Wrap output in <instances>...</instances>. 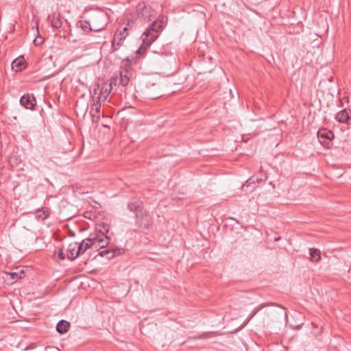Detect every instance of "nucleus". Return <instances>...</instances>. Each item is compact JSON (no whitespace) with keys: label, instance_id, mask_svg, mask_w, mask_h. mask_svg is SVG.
<instances>
[{"label":"nucleus","instance_id":"nucleus-1","mask_svg":"<svg viewBox=\"0 0 351 351\" xmlns=\"http://www.w3.org/2000/svg\"><path fill=\"white\" fill-rule=\"evenodd\" d=\"M163 29L162 21H154L149 28L147 29L142 36V44L138 49L137 53H142L143 50L149 47L158 37L159 32Z\"/></svg>","mask_w":351,"mask_h":351},{"label":"nucleus","instance_id":"nucleus-2","mask_svg":"<svg viewBox=\"0 0 351 351\" xmlns=\"http://www.w3.org/2000/svg\"><path fill=\"white\" fill-rule=\"evenodd\" d=\"M135 231L147 232L153 226L154 219L147 211L136 213Z\"/></svg>","mask_w":351,"mask_h":351},{"label":"nucleus","instance_id":"nucleus-3","mask_svg":"<svg viewBox=\"0 0 351 351\" xmlns=\"http://www.w3.org/2000/svg\"><path fill=\"white\" fill-rule=\"evenodd\" d=\"M128 35V27H123L122 30L115 34L112 43V48L113 51H117L123 45L125 39Z\"/></svg>","mask_w":351,"mask_h":351},{"label":"nucleus","instance_id":"nucleus-4","mask_svg":"<svg viewBox=\"0 0 351 351\" xmlns=\"http://www.w3.org/2000/svg\"><path fill=\"white\" fill-rule=\"evenodd\" d=\"M317 137L320 143L325 147L330 148L332 145V138L334 137V134L331 131L326 129L319 130L317 132Z\"/></svg>","mask_w":351,"mask_h":351},{"label":"nucleus","instance_id":"nucleus-5","mask_svg":"<svg viewBox=\"0 0 351 351\" xmlns=\"http://www.w3.org/2000/svg\"><path fill=\"white\" fill-rule=\"evenodd\" d=\"M136 12L139 18L143 19L145 21L151 20L152 16V10L151 7L145 5L144 2L139 3L136 8Z\"/></svg>","mask_w":351,"mask_h":351},{"label":"nucleus","instance_id":"nucleus-6","mask_svg":"<svg viewBox=\"0 0 351 351\" xmlns=\"http://www.w3.org/2000/svg\"><path fill=\"white\" fill-rule=\"evenodd\" d=\"M267 178V173L264 172L261 167L258 173L251 176L247 180L245 181V182L243 184L242 188L245 189L250 186L252 184L260 183L266 180Z\"/></svg>","mask_w":351,"mask_h":351},{"label":"nucleus","instance_id":"nucleus-7","mask_svg":"<svg viewBox=\"0 0 351 351\" xmlns=\"http://www.w3.org/2000/svg\"><path fill=\"white\" fill-rule=\"evenodd\" d=\"M20 104L26 109L34 110L36 105V99L33 94L27 93L21 97Z\"/></svg>","mask_w":351,"mask_h":351},{"label":"nucleus","instance_id":"nucleus-8","mask_svg":"<svg viewBox=\"0 0 351 351\" xmlns=\"http://www.w3.org/2000/svg\"><path fill=\"white\" fill-rule=\"evenodd\" d=\"M25 276V272L23 269L19 271L5 272L3 278L8 284L12 285L19 279Z\"/></svg>","mask_w":351,"mask_h":351},{"label":"nucleus","instance_id":"nucleus-9","mask_svg":"<svg viewBox=\"0 0 351 351\" xmlns=\"http://www.w3.org/2000/svg\"><path fill=\"white\" fill-rule=\"evenodd\" d=\"M112 81L110 84H104L99 90V95L97 97L99 102H104L106 101L109 96L111 90L112 88Z\"/></svg>","mask_w":351,"mask_h":351},{"label":"nucleus","instance_id":"nucleus-10","mask_svg":"<svg viewBox=\"0 0 351 351\" xmlns=\"http://www.w3.org/2000/svg\"><path fill=\"white\" fill-rule=\"evenodd\" d=\"M124 252L123 248H113L101 251L99 252L98 256L101 257L106 256L108 260H110L116 256L120 255Z\"/></svg>","mask_w":351,"mask_h":351},{"label":"nucleus","instance_id":"nucleus-11","mask_svg":"<svg viewBox=\"0 0 351 351\" xmlns=\"http://www.w3.org/2000/svg\"><path fill=\"white\" fill-rule=\"evenodd\" d=\"M350 110L348 109H343L338 112L336 115V120L339 123L351 124V117L350 116Z\"/></svg>","mask_w":351,"mask_h":351},{"label":"nucleus","instance_id":"nucleus-12","mask_svg":"<svg viewBox=\"0 0 351 351\" xmlns=\"http://www.w3.org/2000/svg\"><path fill=\"white\" fill-rule=\"evenodd\" d=\"M67 252V257L69 259L73 261L77 258L80 255V252L78 248V243L75 242L70 243L68 245Z\"/></svg>","mask_w":351,"mask_h":351},{"label":"nucleus","instance_id":"nucleus-13","mask_svg":"<svg viewBox=\"0 0 351 351\" xmlns=\"http://www.w3.org/2000/svg\"><path fill=\"white\" fill-rule=\"evenodd\" d=\"M143 202L137 199H132L128 203V208L132 213H141L142 210Z\"/></svg>","mask_w":351,"mask_h":351},{"label":"nucleus","instance_id":"nucleus-14","mask_svg":"<svg viewBox=\"0 0 351 351\" xmlns=\"http://www.w3.org/2000/svg\"><path fill=\"white\" fill-rule=\"evenodd\" d=\"M51 26L54 28H60L62 25V21L60 19V13H53L48 17Z\"/></svg>","mask_w":351,"mask_h":351},{"label":"nucleus","instance_id":"nucleus-15","mask_svg":"<svg viewBox=\"0 0 351 351\" xmlns=\"http://www.w3.org/2000/svg\"><path fill=\"white\" fill-rule=\"evenodd\" d=\"M132 76V72L128 70L120 71V84L123 86L128 85L130 77Z\"/></svg>","mask_w":351,"mask_h":351},{"label":"nucleus","instance_id":"nucleus-16","mask_svg":"<svg viewBox=\"0 0 351 351\" xmlns=\"http://www.w3.org/2000/svg\"><path fill=\"white\" fill-rule=\"evenodd\" d=\"M70 328V323L66 320H60L56 325V330L60 334H65Z\"/></svg>","mask_w":351,"mask_h":351},{"label":"nucleus","instance_id":"nucleus-17","mask_svg":"<svg viewBox=\"0 0 351 351\" xmlns=\"http://www.w3.org/2000/svg\"><path fill=\"white\" fill-rule=\"evenodd\" d=\"M25 61L23 56H20L16 58L12 62V67L13 69H15L16 71H21L23 68H25Z\"/></svg>","mask_w":351,"mask_h":351},{"label":"nucleus","instance_id":"nucleus-18","mask_svg":"<svg viewBox=\"0 0 351 351\" xmlns=\"http://www.w3.org/2000/svg\"><path fill=\"white\" fill-rule=\"evenodd\" d=\"M50 215V209L47 207H43L36 210V217L38 219L44 220Z\"/></svg>","mask_w":351,"mask_h":351},{"label":"nucleus","instance_id":"nucleus-19","mask_svg":"<svg viewBox=\"0 0 351 351\" xmlns=\"http://www.w3.org/2000/svg\"><path fill=\"white\" fill-rule=\"evenodd\" d=\"M280 306V305H278V304L276 303H273V302H267V303H262L261 304H260L259 306H258L254 311L252 313V314L250 315V316L249 317L248 319L247 320V323L250 322V320L254 317L255 316V315L260 311L261 310L262 308L266 307V306Z\"/></svg>","mask_w":351,"mask_h":351},{"label":"nucleus","instance_id":"nucleus-20","mask_svg":"<svg viewBox=\"0 0 351 351\" xmlns=\"http://www.w3.org/2000/svg\"><path fill=\"white\" fill-rule=\"evenodd\" d=\"M91 243L90 242L89 237L86 238L78 244V248L80 252V254H84L88 249H90Z\"/></svg>","mask_w":351,"mask_h":351},{"label":"nucleus","instance_id":"nucleus-21","mask_svg":"<svg viewBox=\"0 0 351 351\" xmlns=\"http://www.w3.org/2000/svg\"><path fill=\"white\" fill-rule=\"evenodd\" d=\"M97 237L99 242L98 245L101 246V249L108 245L110 243V238L108 236L104 234H102L101 235L97 234Z\"/></svg>","mask_w":351,"mask_h":351},{"label":"nucleus","instance_id":"nucleus-22","mask_svg":"<svg viewBox=\"0 0 351 351\" xmlns=\"http://www.w3.org/2000/svg\"><path fill=\"white\" fill-rule=\"evenodd\" d=\"M310 259L313 262H318L321 258L320 251L315 248H310L309 250Z\"/></svg>","mask_w":351,"mask_h":351},{"label":"nucleus","instance_id":"nucleus-23","mask_svg":"<svg viewBox=\"0 0 351 351\" xmlns=\"http://www.w3.org/2000/svg\"><path fill=\"white\" fill-rule=\"evenodd\" d=\"M90 242L91 243V247L90 249L94 250H99L101 249V246L98 245V241L97 237V233L96 234H91L89 237Z\"/></svg>","mask_w":351,"mask_h":351},{"label":"nucleus","instance_id":"nucleus-24","mask_svg":"<svg viewBox=\"0 0 351 351\" xmlns=\"http://www.w3.org/2000/svg\"><path fill=\"white\" fill-rule=\"evenodd\" d=\"M100 108L101 106L98 103L92 105L90 113L93 117H99Z\"/></svg>","mask_w":351,"mask_h":351},{"label":"nucleus","instance_id":"nucleus-25","mask_svg":"<svg viewBox=\"0 0 351 351\" xmlns=\"http://www.w3.org/2000/svg\"><path fill=\"white\" fill-rule=\"evenodd\" d=\"M80 27L84 31L88 32L89 31H93L90 28V23L88 21H80L79 22Z\"/></svg>","mask_w":351,"mask_h":351},{"label":"nucleus","instance_id":"nucleus-26","mask_svg":"<svg viewBox=\"0 0 351 351\" xmlns=\"http://www.w3.org/2000/svg\"><path fill=\"white\" fill-rule=\"evenodd\" d=\"M134 23H135V20H134V19H129L128 21V23H127V25H126L125 27H128V30L131 29L132 28L133 25H134Z\"/></svg>","mask_w":351,"mask_h":351},{"label":"nucleus","instance_id":"nucleus-27","mask_svg":"<svg viewBox=\"0 0 351 351\" xmlns=\"http://www.w3.org/2000/svg\"><path fill=\"white\" fill-rule=\"evenodd\" d=\"M58 257L62 259V260H64L65 259V256H64V252H63V250L62 249H60L58 252Z\"/></svg>","mask_w":351,"mask_h":351},{"label":"nucleus","instance_id":"nucleus-28","mask_svg":"<svg viewBox=\"0 0 351 351\" xmlns=\"http://www.w3.org/2000/svg\"><path fill=\"white\" fill-rule=\"evenodd\" d=\"M103 229H104V232L102 234H105V233H107L109 231V226L108 224H106V223H104L103 224Z\"/></svg>","mask_w":351,"mask_h":351}]
</instances>
